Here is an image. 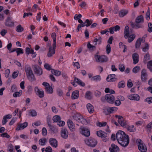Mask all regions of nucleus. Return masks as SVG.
<instances>
[{
    "instance_id": "nucleus-1",
    "label": "nucleus",
    "mask_w": 152,
    "mask_h": 152,
    "mask_svg": "<svg viewBox=\"0 0 152 152\" xmlns=\"http://www.w3.org/2000/svg\"><path fill=\"white\" fill-rule=\"evenodd\" d=\"M116 138L118 143L122 146L126 147L128 145L129 139L128 135L122 131H118L116 134Z\"/></svg>"
},
{
    "instance_id": "nucleus-2",
    "label": "nucleus",
    "mask_w": 152,
    "mask_h": 152,
    "mask_svg": "<svg viewBox=\"0 0 152 152\" xmlns=\"http://www.w3.org/2000/svg\"><path fill=\"white\" fill-rule=\"evenodd\" d=\"M136 143L137 145L139 150L141 152H146L147 148L145 144L140 139H138L136 142Z\"/></svg>"
},
{
    "instance_id": "nucleus-3",
    "label": "nucleus",
    "mask_w": 152,
    "mask_h": 152,
    "mask_svg": "<svg viewBox=\"0 0 152 152\" xmlns=\"http://www.w3.org/2000/svg\"><path fill=\"white\" fill-rule=\"evenodd\" d=\"M85 143L89 146L94 147L96 145L97 141L93 138H90L85 140Z\"/></svg>"
},
{
    "instance_id": "nucleus-4",
    "label": "nucleus",
    "mask_w": 152,
    "mask_h": 152,
    "mask_svg": "<svg viewBox=\"0 0 152 152\" xmlns=\"http://www.w3.org/2000/svg\"><path fill=\"white\" fill-rule=\"evenodd\" d=\"M33 68L34 72L36 74L40 76L42 74V70L38 65H34L33 66Z\"/></svg>"
},
{
    "instance_id": "nucleus-5",
    "label": "nucleus",
    "mask_w": 152,
    "mask_h": 152,
    "mask_svg": "<svg viewBox=\"0 0 152 152\" xmlns=\"http://www.w3.org/2000/svg\"><path fill=\"white\" fill-rule=\"evenodd\" d=\"M96 134L99 137L105 138V139L103 140L104 141V142H106L108 140V139L107 138H106L109 135L107 133H106L100 130L98 131L97 132Z\"/></svg>"
},
{
    "instance_id": "nucleus-6",
    "label": "nucleus",
    "mask_w": 152,
    "mask_h": 152,
    "mask_svg": "<svg viewBox=\"0 0 152 152\" xmlns=\"http://www.w3.org/2000/svg\"><path fill=\"white\" fill-rule=\"evenodd\" d=\"M105 99L108 102L111 104L113 103L115 100L114 97L111 94H106L105 96Z\"/></svg>"
},
{
    "instance_id": "nucleus-7",
    "label": "nucleus",
    "mask_w": 152,
    "mask_h": 152,
    "mask_svg": "<svg viewBox=\"0 0 152 152\" xmlns=\"http://www.w3.org/2000/svg\"><path fill=\"white\" fill-rule=\"evenodd\" d=\"M96 59L97 61L100 62H106L108 60V58L105 56L97 55L96 56Z\"/></svg>"
},
{
    "instance_id": "nucleus-8",
    "label": "nucleus",
    "mask_w": 152,
    "mask_h": 152,
    "mask_svg": "<svg viewBox=\"0 0 152 152\" xmlns=\"http://www.w3.org/2000/svg\"><path fill=\"white\" fill-rule=\"evenodd\" d=\"M117 108L115 107H108L104 109L103 112L106 115H109L113 113V112L116 110Z\"/></svg>"
},
{
    "instance_id": "nucleus-9",
    "label": "nucleus",
    "mask_w": 152,
    "mask_h": 152,
    "mask_svg": "<svg viewBox=\"0 0 152 152\" xmlns=\"http://www.w3.org/2000/svg\"><path fill=\"white\" fill-rule=\"evenodd\" d=\"M115 75L114 74L108 75L106 78L107 82H113L117 80V79L115 77Z\"/></svg>"
},
{
    "instance_id": "nucleus-10",
    "label": "nucleus",
    "mask_w": 152,
    "mask_h": 152,
    "mask_svg": "<svg viewBox=\"0 0 152 152\" xmlns=\"http://www.w3.org/2000/svg\"><path fill=\"white\" fill-rule=\"evenodd\" d=\"M49 142L52 147L56 148L58 146L57 141L56 139L52 138H50Z\"/></svg>"
},
{
    "instance_id": "nucleus-11",
    "label": "nucleus",
    "mask_w": 152,
    "mask_h": 152,
    "mask_svg": "<svg viewBox=\"0 0 152 152\" xmlns=\"http://www.w3.org/2000/svg\"><path fill=\"white\" fill-rule=\"evenodd\" d=\"M115 117L118 118V122L121 126H124L126 125V124L124 121L123 117L120 115H115Z\"/></svg>"
},
{
    "instance_id": "nucleus-12",
    "label": "nucleus",
    "mask_w": 152,
    "mask_h": 152,
    "mask_svg": "<svg viewBox=\"0 0 152 152\" xmlns=\"http://www.w3.org/2000/svg\"><path fill=\"white\" fill-rule=\"evenodd\" d=\"M81 133L83 135L86 137H88L90 135V132L88 129L85 128H82L81 129Z\"/></svg>"
},
{
    "instance_id": "nucleus-13",
    "label": "nucleus",
    "mask_w": 152,
    "mask_h": 152,
    "mask_svg": "<svg viewBox=\"0 0 152 152\" xmlns=\"http://www.w3.org/2000/svg\"><path fill=\"white\" fill-rule=\"evenodd\" d=\"M68 132L66 129L62 128L61 130V135L64 139H66L68 137Z\"/></svg>"
},
{
    "instance_id": "nucleus-14",
    "label": "nucleus",
    "mask_w": 152,
    "mask_h": 152,
    "mask_svg": "<svg viewBox=\"0 0 152 152\" xmlns=\"http://www.w3.org/2000/svg\"><path fill=\"white\" fill-rule=\"evenodd\" d=\"M12 18L10 17H7L5 23V25L7 26H12L14 25V23L12 21Z\"/></svg>"
},
{
    "instance_id": "nucleus-15",
    "label": "nucleus",
    "mask_w": 152,
    "mask_h": 152,
    "mask_svg": "<svg viewBox=\"0 0 152 152\" xmlns=\"http://www.w3.org/2000/svg\"><path fill=\"white\" fill-rule=\"evenodd\" d=\"M109 150L110 152H117L119 150L118 147L114 144L111 145V147H110Z\"/></svg>"
},
{
    "instance_id": "nucleus-16",
    "label": "nucleus",
    "mask_w": 152,
    "mask_h": 152,
    "mask_svg": "<svg viewBox=\"0 0 152 152\" xmlns=\"http://www.w3.org/2000/svg\"><path fill=\"white\" fill-rule=\"evenodd\" d=\"M34 89L37 94L40 98H42L44 96V92L43 91H41L37 87H35Z\"/></svg>"
},
{
    "instance_id": "nucleus-17",
    "label": "nucleus",
    "mask_w": 152,
    "mask_h": 152,
    "mask_svg": "<svg viewBox=\"0 0 152 152\" xmlns=\"http://www.w3.org/2000/svg\"><path fill=\"white\" fill-rule=\"evenodd\" d=\"M147 74L145 69H143L141 72V79L142 81L145 82L147 79Z\"/></svg>"
},
{
    "instance_id": "nucleus-18",
    "label": "nucleus",
    "mask_w": 152,
    "mask_h": 152,
    "mask_svg": "<svg viewBox=\"0 0 152 152\" xmlns=\"http://www.w3.org/2000/svg\"><path fill=\"white\" fill-rule=\"evenodd\" d=\"M74 119L78 122L82 121V120H85L79 113H76L73 116Z\"/></svg>"
},
{
    "instance_id": "nucleus-19",
    "label": "nucleus",
    "mask_w": 152,
    "mask_h": 152,
    "mask_svg": "<svg viewBox=\"0 0 152 152\" xmlns=\"http://www.w3.org/2000/svg\"><path fill=\"white\" fill-rule=\"evenodd\" d=\"M55 53V50L52 49L51 45H49V51L47 54V56L48 57H51L53 56Z\"/></svg>"
},
{
    "instance_id": "nucleus-20",
    "label": "nucleus",
    "mask_w": 152,
    "mask_h": 152,
    "mask_svg": "<svg viewBox=\"0 0 152 152\" xmlns=\"http://www.w3.org/2000/svg\"><path fill=\"white\" fill-rule=\"evenodd\" d=\"M128 98L131 100H134L138 101L140 99L139 96L136 94L130 95L128 96Z\"/></svg>"
},
{
    "instance_id": "nucleus-21",
    "label": "nucleus",
    "mask_w": 152,
    "mask_h": 152,
    "mask_svg": "<svg viewBox=\"0 0 152 152\" xmlns=\"http://www.w3.org/2000/svg\"><path fill=\"white\" fill-rule=\"evenodd\" d=\"M132 58L133 61V64H136L139 61V55L137 53H135L132 54Z\"/></svg>"
},
{
    "instance_id": "nucleus-22",
    "label": "nucleus",
    "mask_w": 152,
    "mask_h": 152,
    "mask_svg": "<svg viewBox=\"0 0 152 152\" xmlns=\"http://www.w3.org/2000/svg\"><path fill=\"white\" fill-rule=\"evenodd\" d=\"M67 124L70 130L73 131L75 129V126L72 121L71 120H68L67 121Z\"/></svg>"
},
{
    "instance_id": "nucleus-23",
    "label": "nucleus",
    "mask_w": 152,
    "mask_h": 152,
    "mask_svg": "<svg viewBox=\"0 0 152 152\" xmlns=\"http://www.w3.org/2000/svg\"><path fill=\"white\" fill-rule=\"evenodd\" d=\"M25 70L26 73V75L31 74L33 72L31 67L28 65H26L25 66Z\"/></svg>"
},
{
    "instance_id": "nucleus-24",
    "label": "nucleus",
    "mask_w": 152,
    "mask_h": 152,
    "mask_svg": "<svg viewBox=\"0 0 152 152\" xmlns=\"http://www.w3.org/2000/svg\"><path fill=\"white\" fill-rule=\"evenodd\" d=\"M28 125V123L25 122L22 124H19L18 125L17 128H16V130H19L21 129H23L26 127Z\"/></svg>"
},
{
    "instance_id": "nucleus-25",
    "label": "nucleus",
    "mask_w": 152,
    "mask_h": 152,
    "mask_svg": "<svg viewBox=\"0 0 152 152\" xmlns=\"http://www.w3.org/2000/svg\"><path fill=\"white\" fill-rule=\"evenodd\" d=\"M136 23H142L144 22V18L142 15H140L137 17L135 19Z\"/></svg>"
},
{
    "instance_id": "nucleus-26",
    "label": "nucleus",
    "mask_w": 152,
    "mask_h": 152,
    "mask_svg": "<svg viewBox=\"0 0 152 152\" xmlns=\"http://www.w3.org/2000/svg\"><path fill=\"white\" fill-rule=\"evenodd\" d=\"M129 34V28L128 26H126L124 29V37L127 39L128 37Z\"/></svg>"
},
{
    "instance_id": "nucleus-27",
    "label": "nucleus",
    "mask_w": 152,
    "mask_h": 152,
    "mask_svg": "<svg viewBox=\"0 0 152 152\" xmlns=\"http://www.w3.org/2000/svg\"><path fill=\"white\" fill-rule=\"evenodd\" d=\"M28 80L32 82L35 80L36 78L34 75L33 73L31 74L26 75Z\"/></svg>"
},
{
    "instance_id": "nucleus-28",
    "label": "nucleus",
    "mask_w": 152,
    "mask_h": 152,
    "mask_svg": "<svg viewBox=\"0 0 152 152\" xmlns=\"http://www.w3.org/2000/svg\"><path fill=\"white\" fill-rule=\"evenodd\" d=\"M128 13V11L127 10H123L119 12V15L120 17H123L126 15Z\"/></svg>"
},
{
    "instance_id": "nucleus-29",
    "label": "nucleus",
    "mask_w": 152,
    "mask_h": 152,
    "mask_svg": "<svg viewBox=\"0 0 152 152\" xmlns=\"http://www.w3.org/2000/svg\"><path fill=\"white\" fill-rule=\"evenodd\" d=\"M79 97V91H75L72 92L71 97L72 99L78 98Z\"/></svg>"
},
{
    "instance_id": "nucleus-30",
    "label": "nucleus",
    "mask_w": 152,
    "mask_h": 152,
    "mask_svg": "<svg viewBox=\"0 0 152 152\" xmlns=\"http://www.w3.org/2000/svg\"><path fill=\"white\" fill-rule=\"evenodd\" d=\"M74 81H75L76 83H77L78 85L82 86H85V84L84 83L82 82L80 80L78 79L77 78L75 77L74 78Z\"/></svg>"
},
{
    "instance_id": "nucleus-31",
    "label": "nucleus",
    "mask_w": 152,
    "mask_h": 152,
    "mask_svg": "<svg viewBox=\"0 0 152 152\" xmlns=\"http://www.w3.org/2000/svg\"><path fill=\"white\" fill-rule=\"evenodd\" d=\"M87 107L90 113H92L94 111V107L90 104L88 103L87 105Z\"/></svg>"
},
{
    "instance_id": "nucleus-32",
    "label": "nucleus",
    "mask_w": 152,
    "mask_h": 152,
    "mask_svg": "<svg viewBox=\"0 0 152 152\" xmlns=\"http://www.w3.org/2000/svg\"><path fill=\"white\" fill-rule=\"evenodd\" d=\"M51 72L53 74L57 76H60L61 74V72L60 71L53 69H51Z\"/></svg>"
},
{
    "instance_id": "nucleus-33",
    "label": "nucleus",
    "mask_w": 152,
    "mask_h": 152,
    "mask_svg": "<svg viewBox=\"0 0 152 152\" xmlns=\"http://www.w3.org/2000/svg\"><path fill=\"white\" fill-rule=\"evenodd\" d=\"M88 48L91 51H93L96 49V47L91 44L89 42H88L87 45Z\"/></svg>"
},
{
    "instance_id": "nucleus-34",
    "label": "nucleus",
    "mask_w": 152,
    "mask_h": 152,
    "mask_svg": "<svg viewBox=\"0 0 152 152\" xmlns=\"http://www.w3.org/2000/svg\"><path fill=\"white\" fill-rule=\"evenodd\" d=\"M47 141V139L45 138H43L40 139L39 140V144L41 145H45V142Z\"/></svg>"
},
{
    "instance_id": "nucleus-35",
    "label": "nucleus",
    "mask_w": 152,
    "mask_h": 152,
    "mask_svg": "<svg viewBox=\"0 0 152 152\" xmlns=\"http://www.w3.org/2000/svg\"><path fill=\"white\" fill-rule=\"evenodd\" d=\"M142 40V39L140 38H139L137 40L135 44V48H139L141 44Z\"/></svg>"
},
{
    "instance_id": "nucleus-36",
    "label": "nucleus",
    "mask_w": 152,
    "mask_h": 152,
    "mask_svg": "<svg viewBox=\"0 0 152 152\" xmlns=\"http://www.w3.org/2000/svg\"><path fill=\"white\" fill-rule=\"evenodd\" d=\"M102 40V39L101 37H99L98 39L96 38L94 39V42H95V45H96L97 44V42H98L99 45L101 43Z\"/></svg>"
},
{
    "instance_id": "nucleus-37",
    "label": "nucleus",
    "mask_w": 152,
    "mask_h": 152,
    "mask_svg": "<svg viewBox=\"0 0 152 152\" xmlns=\"http://www.w3.org/2000/svg\"><path fill=\"white\" fill-rule=\"evenodd\" d=\"M61 120V118L60 116L56 115L53 116V120L54 122H58Z\"/></svg>"
},
{
    "instance_id": "nucleus-38",
    "label": "nucleus",
    "mask_w": 152,
    "mask_h": 152,
    "mask_svg": "<svg viewBox=\"0 0 152 152\" xmlns=\"http://www.w3.org/2000/svg\"><path fill=\"white\" fill-rule=\"evenodd\" d=\"M127 130L131 132H134L135 131L136 129L134 127V125L128 126L127 127Z\"/></svg>"
},
{
    "instance_id": "nucleus-39",
    "label": "nucleus",
    "mask_w": 152,
    "mask_h": 152,
    "mask_svg": "<svg viewBox=\"0 0 152 152\" xmlns=\"http://www.w3.org/2000/svg\"><path fill=\"white\" fill-rule=\"evenodd\" d=\"M135 37V35L134 34H132L130 35L129 36H128V42H130L133 40Z\"/></svg>"
},
{
    "instance_id": "nucleus-40",
    "label": "nucleus",
    "mask_w": 152,
    "mask_h": 152,
    "mask_svg": "<svg viewBox=\"0 0 152 152\" xmlns=\"http://www.w3.org/2000/svg\"><path fill=\"white\" fill-rule=\"evenodd\" d=\"M22 93V91L20 90L18 92H15L13 94V96L15 97H19L21 95Z\"/></svg>"
},
{
    "instance_id": "nucleus-41",
    "label": "nucleus",
    "mask_w": 152,
    "mask_h": 152,
    "mask_svg": "<svg viewBox=\"0 0 152 152\" xmlns=\"http://www.w3.org/2000/svg\"><path fill=\"white\" fill-rule=\"evenodd\" d=\"M45 90L46 92L48 94H52L53 92V89L50 86L45 88Z\"/></svg>"
},
{
    "instance_id": "nucleus-42",
    "label": "nucleus",
    "mask_w": 152,
    "mask_h": 152,
    "mask_svg": "<svg viewBox=\"0 0 152 152\" xmlns=\"http://www.w3.org/2000/svg\"><path fill=\"white\" fill-rule=\"evenodd\" d=\"M23 28L20 25H19L16 27V31L18 32H21L23 31Z\"/></svg>"
},
{
    "instance_id": "nucleus-43",
    "label": "nucleus",
    "mask_w": 152,
    "mask_h": 152,
    "mask_svg": "<svg viewBox=\"0 0 152 152\" xmlns=\"http://www.w3.org/2000/svg\"><path fill=\"white\" fill-rule=\"evenodd\" d=\"M147 67L150 71L152 72V60H151L148 62Z\"/></svg>"
},
{
    "instance_id": "nucleus-44",
    "label": "nucleus",
    "mask_w": 152,
    "mask_h": 152,
    "mask_svg": "<svg viewBox=\"0 0 152 152\" xmlns=\"http://www.w3.org/2000/svg\"><path fill=\"white\" fill-rule=\"evenodd\" d=\"M150 57L149 54L148 53L146 54L144 57L143 61L144 63H146L148 60H149Z\"/></svg>"
},
{
    "instance_id": "nucleus-45",
    "label": "nucleus",
    "mask_w": 152,
    "mask_h": 152,
    "mask_svg": "<svg viewBox=\"0 0 152 152\" xmlns=\"http://www.w3.org/2000/svg\"><path fill=\"white\" fill-rule=\"evenodd\" d=\"M101 79V77L99 75H97L94 76L91 79L92 80L96 81L100 80Z\"/></svg>"
},
{
    "instance_id": "nucleus-46",
    "label": "nucleus",
    "mask_w": 152,
    "mask_h": 152,
    "mask_svg": "<svg viewBox=\"0 0 152 152\" xmlns=\"http://www.w3.org/2000/svg\"><path fill=\"white\" fill-rule=\"evenodd\" d=\"M29 113L32 116H35L37 115V113L34 110H30L29 111Z\"/></svg>"
},
{
    "instance_id": "nucleus-47",
    "label": "nucleus",
    "mask_w": 152,
    "mask_h": 152,
    "mask_svg": "<svg viewBox=\"0 0 152 152\" xmlns=\"http://www.w3.org/2000/svg\"><path fill=\"white\" fill-rule=\"evenodd\" d=\"M118 87L119 88H124L125 86V83L123 81H121L118 83Z\"/></svg>"
},
{
    "instance_id": "nucleus-48",
    "label": "nucleus",
    "mask_w": 152,
    "mask_h": 152,
    "mask_svg": "<svg viewBox=\"0 0 152 152\" xmlns=\"http://www.w3.org/2000/svg\"><path fill=\"white\" fill-rule=\"evenodd\" d=\"M92 20H89L88 19H87L85 21V23H86V27H88L90 26L92 23Z\"/></svg>"
},
{
    "instance_id": "nucleus-49",
    "label": "nucleus",
    "mask_w": 152,
    "mask_h": 152,
    "mask_svg": "<svg viewBox=\"0 0 152 152\" xmlns=\"http://www.w3.org/2000/svg\"><path fill=\"white\" fill-rule=\"evenodd\" d=\"M85 26H86V23H85V22L84 23H83L81 24H79L77 28V31L78 32L79 31L80 28L81 27H83Z\"/></svg>"
},
{
    "instance_id": "nucleus-50",
    "label": "nucleus",
    "mask_w": 152,
    "mask_h": 152,
    "mask_svg": "<svg viewBox=\"0 0 152 152\" xmlns=\"http://www.w3.org/2000/svg\"><path fill=\"white\" fill-rule=\"evenodd\" d=\"M125 66L124 64H121L119 65V69L121 72H123L124 71L125 69Z\"/></svg>"
},
{
    "instance_id": "nucleus-51",
    "label": "nucleus",
    "mask_w": 152,
    "mask_h": 152,
    "mask_svg": "<svg viewBox=\"0 0 152 152\" xmlns=\"http://www.w3.org/2000/svg\"><path fill=\"white\" fill-rule=\"evenodd\" d=\"M17 50L16 53H17V56H18L20 54H23V49L21 48H17Z\"/></svg>"
},
{
    "instance_id": "nucleus-52",
    "label": "nucleus",
    "mask_w": 152,
    "mask_h": 152,
    "mask_svg": "<svg viewBox=\"0 0 152 152\" xmlns=\"http://www.w3.org/2000/svg\"><path fill=\"white\" fill-rule=\"evenodd\" d=\"M140 70V67L139 66H136L134 67L132 69V72L134 73H137Z\"/></svg>"
},
{
    "instance_id": "nucleus-53",
    "label": "nucleus",
    "mask_w": 152,
    "mask_h": 152,
    "mask_svg": "<svg viewBox=\"0 0 152 152\" xmlns=\"http://www.w3.org/2000/svg\"><path fill=\"white\" fill-rule=\"evenodd\" d=\"M142 51L144 52L147 51L149 49V45L148 43H145V46L144 48H143Z\"/></svg>"
},
{
    "instance_id": "nucleus-54",
    "label": "nucleus",
    "mask_w": 152,
    "mask_h": 152,
    "mask_svg": "<svg viewBox=\"0 0 152 152\" xmlns=\"http://www.w3.org/2000/svg\"><path fill=\"white\" fill-rule=\"evenodd\" d=\"M1 137H6L9 138L10 137V136L7 134V132L2 133L0 134Z\"/></svg>"
},
{
    "instance_id": "nucleus-55",
    "label": "nucleus",
    "mask_w": 152,
    "mask_h": 152,
    "mask_svg": "<svg viewBox=\"0 0 152 152\" xmlns=\"http://www.w3.org/2000/svg\"><path fill=\"white\" fill-rule=\"evenodd\" d=\"M65 124V122L63 121H61V120L58 122L57 125L59 126H64Z\"/></svg>"
},
{
    "instance_id": "nucleus-56",
    "label": "nucleus",
    "mask_w": 152,
    "mask_h": 152,
    "mask_svg": "<svg viewBox=\"0 0 152 152\" xmlns=\"http://www.w3.org/2000/svg\"><path fill=\"white\" fill-rule=\"evenodd\" d=\"M91 92L90 91H87L86 94V97L88 99H90L91 98Z\"/></svg>"
},
{
    "instance_id": "nucleus-57",
    "label": "nucleus",
    "mask_w": 152,
    "mask_h": 152,
    "mask_svg": "<svg viewBox=\"0 0 152 152\" xmlns=\"http://www.w3.org/2000/svg\"><path fill=\"white\" fill-rule=\"evenodd\" d=\"M111 51V47L109 44H108L106 46V52L107 54H109Z\"/></svg>"
},
{
    "instance_id": "nucleus-58",
    "label": "nucleus",
    "mask_w": 152,
    "mask_h": 152,
    "mask_svg": "<svg viewBox=\"0 0 152 152\" xmlns=\"http://www.w3.org/2000/svg\"><path fill=\"white\" fill-rule=\"evenodd\" d=\"M42 133L43 136H45L47 135V130L44 127L42 130Z\"/></svg>"
},
{
    "instance_id": "nucleus-59",
    "label": "nucleus",
    "mask_w": 152,
    "mask_h": 152,
    "mask_svg": "<svg viewBox=\"0 0 152 152\" xmlns=\"http://www.w3.org/2000/svg\"><path fill=\"white\" fill-rule=\"evenodd\" d=\"M148 31L149 32H151L152 31V24L151 23H148Z\"/></svg>"
},
{
    "instance_id": "nucleus-60",
    "label": "nucleus",
    "mask_w": 152,
    "mask_h": 152,
    "mask_svg": "<svg viewBox=\"0 0 152 152\" xmlns=\"http://www.w3.org/2000/svg\"><path fill=\"white\" fill-rule=\"evenodd\" d=\"M19 73L18 71L14 72H13L12 74V77L13 78H15L18 76Z\"/></svg>"
},
{
    "instance_id": "nucleus-61",
    "label": "nucleus",
    "mask_w": 152,
    "mask_h": 152,
    "mask_svg": "<svg viewBox=\"0 0 152 152\" xmlns=\"http://www.w3.org/2000/svg\"><path fill=\"white\" fill-rule=\"evenodd\" d=\"M127 86L129 88H131L132 86L133 83L130 79L128 80L127 83Z\"/></svg>"
},
{
    "instance_id": "nucleus-62",
    "label": "nucleus",
    "mask_w": 152,
    "mask_h": 152,
    "mask_svg": "<svg viewBox=\"0 0 152 152\" xmlns=\"http://www.w3.org/2000/svg\"><path fill=\"white\" fill-rule=\"evenodd\" d=\"M145 101L147 102L148 104L152 103V97H148L145 99Z\"/></svg>"
},
{
    "instance_id": "nucleus-63",
    "label": "nucleus",
    "mask_w": 152,
    "mask_h": 152,
    "mask_svg": "<svg viewBox=\"0 0 152 152\" xmlns=\"http://www.w3.org/2000/svg\"><path fill=\"white\" fill-rule=\"evenodd\" d=\"M44 67L48 70H51V67L48 64H45L44 65Z\"/></svg>"
},
{
    "instance_id": "nucleus-64",
    "label": "nucleus",
    "mask_w": 152,
    "mask_h": 152,
    "mask_svg": "<svg viewBox=\"0 0 152 152\" xmlns=\"http://www.w3.org/2000/svg\"><path fill=\"white\" fill-rule=\"evenodd\" d=\"M45 151V152H52L53 150L51 147L49 146L46 148Z\"/></svg>"
}]
</instances>
